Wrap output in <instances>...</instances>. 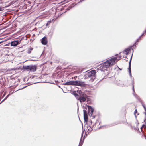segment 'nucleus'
I'll list each match as a JSON object with an SVG mask.
<instances>
[{
    "mask_svg": "<svg viewBox=\"0 0 146 146\" xmlns=\"http://www.w3.org/2000/svg\"><path fill=\"white\" fill-rule=\"evenodd\" d=\"M118 61L117 57H113L105 62L100 67V69L101 71H103L106 70L107 68H109L114 64Z\"/></svg>",
    "mask_w": 146,
    "mask_h": 146,
    "instance_id": "obj_1",
    "label": "nucleus"
},
{
    "mask_svg": "<svg viewBox=\"0 0 146 146\" xmlns=\"http://www.w3.org/2000/svg\"><path fill=\"white\" fill-rule=\"evenodd\" d=\"M64 84L67 85H76L81 86H85L86 85L85 82L80 81H70L67 82Z\"/></svg>",
    "mask_w": 146,
    "mask_h": 146,
    "instance_id": "obj_2",
    "label": "nucleus"
},
{
    "mask_svg": "<svg viewBox=\"0 0 146 146\" xmlns=\"http://www.w3.org/2000/svg\"><path fill=\"white\" fill-rule=\"evenodd\" d=\"M96 72L95 70H92L88 72L85 76L84 79L90 78V80L92 82L95 79V76Z\"/></svg>",
    "mask_w": 146,
    "mask_h": 146,
    "instance_id": "obj_3",
    "label": "nucleus"
},
{
    "mask_svg": "<svg viewBox=\"0 0 146 146\" xmlns=\"http://www.w3.org/2000/svg\"><path fill=\"white\" fill-rule=\"evenodd\" d=\"M25 69H27L28 71L29 70L32 72H34L36 71V66L35 65H31L25 66Z\"/></svg>",
    "mask_w": 146,
    "mask_h": 146,
    "instance_id": "obj_4",
    "label": "nucleus"
},
{
    "mask_svg": "<svg viewBox=\"0 0 146 146\" xmlns=\"http://www.w3.org/2000/svg\"><path fill=\"white\" fill-rule=\"evenodd\" d=\"M87 98V96L86 94H84L79 96L78 100H79L81 103H82L86 101Z\"/></svg>",
    "mask_w": 146,
    "mask_h": 146,
    "instance_id": "obj_5",
    "label": "nucleus"
},
{
    "mask_svg": "<svg viewBox=\"0 0 146 146\" xmlns=\"http://www.w3.org/2000/svg\"><path fill=\"white\" fill-rule=\"evenodd\" d=\"M88 113L90 116H91L94 110L91 106H88Z\"/></svg>",
    "mask_w": 146,
    "mask_h": 146,
    "instance_id": "obj_6",
    "label": "nucleus"
},
{
    "mask_svg": "<svg viewBox=\"0 0 146 146\" xmlns=\"http://www.w3.org/2000/svg\"><path fill=\"white\" fill-rule=\"evenodd\" d=\"M20 41L16 40L13 41L11 42V46H15L19 44V42Z\"/></svg>",
    "mask_w": 146,
    "mask_h": 146,
    "instance_id": "obj_7",
    "label": "nucleus"
},
{
    "mask_svg": "<svg viewBox=\"0 0 146 146\" xmlns=\"http://www.w3.org/2000/svg\"><path fill=\"white\" fill-rule=\"evenodd\" d=\"M41 42L43 44L46 45L47 43V38L46 37H44L41 40Z\"/></svg>",
    "mask_w": 146,
    "mask_h": 146,
    "instance_id": "obj_8",
    "label": "nucleus"
},
{
    "mask_svg": "<svg viewBox=\"0 0 146 146\" xmlns=\"http://www.w3.org/2000/svg\"><path fill=\"white\" fill-rule=\"evenodd\" d=\"M132 56H131V58L130 60V61L129 62V68H128V70L129 72L130 76L131 77H132L131 74V59L132 58Z\"/></svg>",
    "mask_w": 146,
    "mask_h": 146,
    "instance_id": "obj_9",
    "label": "nucleus"
},
{
    "mask_svg": "<svg viewBox=\"0 0 146 146\" xmlns=\"http://www.w3.org/2000/svg\"><path fill=\"white\" fill-rule=\"evenodd\" d=\"M93 130L92 127L90 126H87L86 130L88 133L90 132Z\"/></svg>",
    "mask_w": 146,
    "mask_h": 146,
    "instance_id": "obj_10",
    "label": "nucleus"
},
{
    "mask_svg": "<svg viewBox=\"0 0 146 146\" xmlns=\"http://www.w3.org/2000/svg\"><path fill=\"white\" fill-rule=\"evenodd\" d=\"M83 131L82 132V136H81V138L80 139V142L79 143V144L78 146H82L83 144V141H82V137L83 136Z\"/></svg>",
    "mask_w": 146,
    "mask_h": 146,
    "instance_id": "obj_11",
    "label": "nucleus"
},
{
    "mask_svg": "<svg viewBox=\"0 0 146 146\" xmlns=\"http://www.w3.org/2000/svg\"><path fill=\"white\" fill-rule=\"evenodd\" d=\"M130 48H127L123 52L125 53V54H126V55H128V54L129 52L130 51Z\"/></svg>",
    "mask_w": 146,
    "mask_h": 146,
    "instance_id": "obj_12",
    "label": "nucleus"
},
{
    "mask_svg": "<svg viewBox=\"0 0 146 146\" xmlns=\"http://www.w3.org/2000/svg\"><path fill=\"white\" fill-rule=\"evenodd\" d=\"M77 92L78 94H79L80 96L81 95H83L84 94H85L84 93L82 92L80 90L77 91Z\"/></svg>",
    "mask_w": 146,
    "mask_h": 146,
    "instance_id": "obj_13",
    "label": "nucleus"
},
{
    "mask_svg": "<svg viewBox=\"0 0 146 146\" xmlns=\"http://www.w3.org/2000/svg\"><path fill=\"white\" fill-rule=\"evenodd\" d=\"M33 48L31 47H30V48H29L28 50V53L29 54L31 53V51L33 50Z\"/></svg>",
    "mask_w": 146,
    "mask_h": 146,
    "instance_id": "obj_14",
    "label": "nucleus"
},
{
    "mask_svg": "<svg viewBox=\"0 0 146 146\" xmlns=\"http://www.w3.org/2000/svg\"><path fill=\"white\" fill-rule=\"evenodd\" d=\"M84 120L85 121H87L88 120V117L87 115H84Z\"/></svg>",
    "mask_w": 146,
    "mask_h": 146,
    "instance_id": "obj_15",
    "label": "nucleus"
},
{
    "mask_svg": "<svg viewBox=\"0 0 146 146\" xmlns=\"http://www.w3.org/2000/svg\"><path fill=\"white\" fill-rule=\"evenodd\" d=\"M133 95L138 100H140V98L138 97V96L135 93H133Z\"/></svg>",
    "mask_w": 146,
    "mask_h": 146,
    "instance_id": "obj_16",
    "label": "nucleus"
},
{
    "mask_svg": "<svg viewBox=\"0 0 146 146\" xmlns=\"http://www.w3.org/2000/svg\"><path fill=\"white\" fill-rule=\"evenodd\" d=\"M146 33V29L145 31H144V33H143L142 34V35H141V36H140L139 38L137 39V41H138H138H139V40H140V38H141V37L142 36H143V35H144V33Z\"/></svg>",
    "mask_w": 146,
    "mask_h": 146,
    "instance_id": "obj_17",
    "label": "nucleus"
},
{
    "mask_svg": "<svg viewBox=\"0 0 146 146\" xmlns=\"http://www.w3.org/2000/svg\"><path fill=\"white\" fill-rule=\"evenodd\" d=\"M84 115H87V112L86 110H84Z\"/></svg>",
    "mask_w": 146,
    "mask_h": 146,
    "instance_id": "obj_18",
    "label": "nucleus"
},
{
    "mask_svg": "<svg viewBox=\"0 0 146 146\" xmlns=\"http://www.w3.org/2000/svg\"><path fill=\"white\" fill-rule=\"evenodd\" d=\"M9 94L0 103V104H1V103H2L9 96Z\"/></svg>",
    "mask_w": 146,
    "mask_h": 146,
    "instance_id": "obj_19",
    "label": "nucleus"
},
{
    "mask_svg": "<svg viewBox=\"0 0 146 146\" xmlns=\"http://www.w3.org/2000/svg\"><path fill=\"white\" fill-rule=\"evenodd\" d=\"M74 95L76 98L78 99V97H79L78 95L76 93L74 94Z\"/></svg>",
    "mask_w": 146,
    "mask_h": 146,
    "instance_id": "obj_20",
    "label": "nucleus"
},
{
    "mask_svg": "<svg viewBox=\"0 0 146 146\" xmlns=\"http://www.w3.org/2000/svg\"><path fill=\"white\" fill-rule=\"evenodd\" d=\"M132 86H133V92L135 93V91H134V82H133V84H132Z\"/></svg>",
    "mask_w": 146,
    "mask_h": 146,
    "instance_id": "obj_21",
    "label": "nucleus"
},
{
    "mask_svg": "<svg viewBox=\"0 0 146 146\" xmlns=\"http://www.w3.org/2000/svg\"><path fill=\"white\" fill-rule=\"evenodd\" d=\"M142 105L143 106V108H144V110H145V111H146V107H145V105H143V104H142Z\"/></svg>",
    "mask_w": 146,
    "mask_h": 146,
    "instance_id": "obj_22",
    "label": "nucleus"
},
{
    "mask_svg": "<svg viewBox=\"0 0 146 146\" xmlns=\"http://www.w3.org/2000/svg\"><path fill=\"white\" fill-rule=\"evenodd\" d=\"M51 21H48L47 23L46 24V25H48V24H50V23H51Z\"/></svg>",
    "mask_w": 146,
    "mask_h": 146,
    "instance_id": "obj_23",
    "label": "nucleus"
},
{
    "mask_svg": "<svg viewBox=\"0 0 146 146\" xmlns=\"http://www.w3.org/2000/svg\"><path fill=\"white\" fill-rule=\"evenodd\" d=\"M143 127L144 128H146V126L145 125H143L142 127L141 128V129L142 130V129Z\"/></svg>",
    "mask_w": 146,
    "mask_h": 146,
    "instance_id": "obj_24",
    "label": "nucleus"
},
{
    "mask_svg": "<svg viewBox=\"0 0 146 146\" xmlns=\"http://www.w3.org/2000/svg\"><path fill=\"white\" fill-rule=\"evenodd\" d=\"M118 58L119 59H117V60H118V61L121 58V56H117Z\"/></svg>",
    "mask_w": 146,
    "mask_h": 146,
    "instance_id": "obj_25",
    "label": "nucleus"
},
{
    "mask_svg": "<svg viewBox=\"0 0 146 146\" xmlns=\"http://www.w3.org/2000/svg\"><path fill=\"white\" fill-rule=\"evenodd\" d=\"M137 110H135V111H134V115H135L136 113H137Z\"/></svg>",
    "mask_w": 146,
    "mask_h": 146,
    "instance_id": "obj_26",
    "label": "nucleus"
},
{
    "mask_svg": "<svg viewBox=\"0 0 146 146\" xmlns=\"http://www.w3.org/2000/svg\"><path fill=\"white\" fill-rule=\"evenodd\" d=\"M5 94H6V93L5 92H4L3 94V96H2V97H3L5 96Z\"/></svg>",
    "mask_w": 146,
    "mask_h": 146,
    "instance_id": "obj_27",
    "label": "nucleus"
},
{
    "mask_svg": "<svg viewBox=\"0 0 146 146\" xmlns=\"http://www.w3.org/2000/svg\"><path fill=\"white\" fill-rule=\"evenodd\" d=\"M144 121L145 122V123L146 124V117L145 119L144 120Z\"/></svg>",
    "mask_w": 146,
    "mask_h": 146,
    "instance_id": "obj_28",
    "label": "nucleus"
},
{
    "mask_svg": "<svg viewBox=\"0 0 146 146\" xmlns=\"http://www.w3.org/2000/svg\"><path fill=\"white\" fill-rule=\"evenodd\" d=\"M146 112L145 113V116H146V111H145Z\"/></svg>",
    "mask_w": 146,
    "mask_h": 146,
    "instance_id": "obj_29",
    "label": "nucleus"
}]
</instances>
